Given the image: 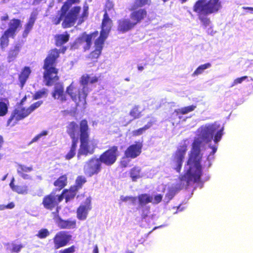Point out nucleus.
<instances>
[{"label":"nucleus","instance_id":"09e8293b","mask_svg":"<svg viewBox=\"0 0 253 253\" xmlns=\"http://www.w3.org/2000/svg\"><path fill=\"white\" fill-rule=\"evenodd\" d=\"M47 130H43L41 133H39L38 134L36 135L31 141V142L29 143V144H32L34 142L38 141L42 136H46L47 134Z\"/></svg>","mask_w":253,"mask_h":253},{"label":"nucleus","instance_id":"2f4dec72","mask_svg":"<svg viewBox=\"0 0 253 253\" xmlns=\"http://www.w3.org/2000/svg\"><path fill=\"white\" fill-rule=\"evenodd\" d=\"M141 169L137 166H135L130 169L129 176L132 181H136L141 177Z\"/></svg>","mask_w":253,"mask_h":253},{"label":"nucleus","instance_id":"c85d7f7f","mask_svg":"<svg viewBox=\"0 0 253 253\" xmlns=\"http://www.w3.org/2000/svg\"><path fill=\"white\" fill-rule=\"evenodd\" d=\"M33 170L32 167H26V166L19 164L17 166V173L24 179H28L29 175L26 173L31 171Z\"/></svg>","mask_w":253,"mask_h":253},{"label":"nucleus","instance_id":"9d476101","mask_svg":"<svg viewBox=\"0 0 253 253\" xmlns=\"http://www.w3.org/2000/svg\"><path fill=\"white\" fill-rule=\"evenodd\" d=\"M119 155L117 146H112L103 152L99 157L102 163L106 166H111L117 161Z\"/></svg>","mask_w":253,"mask_h":253},{"label":"nucleus","instance_id":"13d9d810","mask_svg":"<svg viewBox=\"0 0 253 253\" xmlns=\"http://www.w3.org/2000/svg\"><path fill=\"white\" fill-rule=\"evenodd\" d=\"M64 198H65V194H63V191L62 192L61 194L59 195H55V200L57 206H58L59 203L63 200Z\"/></svg>","mask_w":253,"mask_h":253},{"label":"nucleus","instance_id":"8fccbe9b","mask_svg":"<svg viewBox=\"0 0 253 253\" xmlns=\"http://www.w3.org/2000/svg\"><path fill=\"white\" fill-rule=\"evenodd\" d=\"M247 79H248V76H247L236 78L233 81L232 84L231 85V87H233L234 85H236L238 84H241L244 81H245Z\"/></svg>","mask_w":253,"mask_h":253},{"label":"nucleus","instance_id":"aec40b11","mask_svg":"<svg viewBox=\"0 0 253 253\" xmlns=\"http://www.w3.org/2000/svg\"><path fill=\"white\" fill-rule=\"evenodd\" d=\"M52 96L54 99H59L61 102L67 101V95L64 92V86L62 83H58L55 84Z\"/></svg>","mask_w":253,"mask_h":253},{"label":"nucleus","instance_id":"423d86ee","mask_svg":"<svg viewBox=\"0 0 253 253\" xmlns=\"http://www.w3.org/2000/svg\"><path fill=\"white\" fill-rule=\"evenodd\" d=\"M221 8L220 0H198L193 5L194 12L211 14L217 13Z\"/></svg>","mask_w":253,"mask_h":253},{"label":"nucleus","instance_id":"c9c22d12","mask_svg":"<svg viewBox=\"0 0 253 253\" xmlns=\"http://www.w3.org/2000/svg\"><path fill=\"white\" fill-rule=\"evenodd\" d=\"M48 94V90L47 88H43L41 90L36 91L33 95V100H38L42 98H46Z\"/></svg>","mask_w":253,"mask_h":253},{"label":"nucleus","instance_id":"39448f33","mask_svg":"<svg viewBox=\"0 0 253 253\" xmlns=\"http://www.w3.org/2000/svg\"><path fill=\"white\" fill-rule=\"evenodd\" d=\"M80 148L77 154L78 159L81 156L92 155L97 147V142L94 139H90V128L86 119L82 120L78 125Z\"/></svg>","mask_w":253,"mask_h":253},{"label":"nucleus","instance_id":"20e7f679","mask_svg":"<svg viewBox=\"0 0 253 253\" xmlns=\"http://www.w3.org/2000/svg\"><path fill=\"white\" fill-rule=\"evenodd\" d=\"M66 49L67 48L65 46L63 47L61 51L55 48L51 49L44 59L42 68L44 70L43 77L46 85L51 86L59 80L58 69L56 68L57 60L59 57L60 52L64 53Z\"/></svg>","mask_w":253,"mask_h":253},{"label":"nucleus","instance_id":"79ce46f5","mask_svg":"<svg viewBox=\"0 0 253 253\" xmlns=\"http://www.w3.org/2000/svg\"><path fill=\"white\" fill-rule=\"evenodd\" d=\"M114 4L112 1L110 0H108L106 1L104 8V13H108V12H112L115 11V9L114 8Z\"/></svg>","mask_w":253,"mask_h":253},{"label":"nucleus","instance_id":"393cba45","mask_svg":"<svg viewBox=\"0 0 253 253\" xmlns=\"http://www.w3.org/2000/svg\"><path fill=\"white\" fill-rule=\"evenodd\" d=\"M31 73V69L28 66H25L22 69L18 76V80L21 87L24 85Z\"/></svg>","mask_w":253,"mask_h":253},{"label":"nucleus","instance_id":"052dcab7","mask_svg":"<svg viewBox=\"0 0 253 253\" xmlns=\"http://www.w3.org/2000/svg\"><path fill=\"white\" fill-rule=\"evenodd\" d=\"M4 141L3 137L0 135V150H1V148H2V146L4 144ZM2 154H0V160L2 159Z\"/></svg>","mask_w":253,"mask_h":253},{"label":"nucleus","instance_id":"a19ab883","mask_svg":"<svg viewBox=\"0 0 253 253\" xmlns=\"http://www.w3.org/2000/svg\"><path fill=\"white\" fill-rule=\"evenodd\" d=\"M198 16L199 19L203 23L205 26L209 25L210 23V20L207 17L209 14L201 13L198 12H195Z\"/></svg>","mask_w":253,"mask_h":253},{"label":"nucleus","instance_id":"338daca9","mask_svg":"<svg viewBox=\"0 0 253 253\" xmlns=\"http://www.w3.org/2000/svg\"><path fill=\"white\" fill-rule=\"evenodd\" d=\"M244 9L245 10H249L251 11V13H253V7H244Z\"/></svg>","mask_w":253,"mask_h":253},{"label":"nucleus","instance_id":"864d4df0","mask_svg":"<svg viewBox=\"0 0 253 253\" xmlns=\"http://www.w3.org/2000/svg\"><path fill=\"white\" fill-rule=\"evenodd\" d=\"M75 252V247L74 245L59 251V253H74Z\"/></svg>","mask_w":253,"mask_h":253},{"label":"nucleus","instance_id":"5701e85b","mask_svg":"<svg viewBox=\"0 0 253 253\" xmlns=\"http://www.w3.org/2000/svg\"><path fill=\"white\" fill-rule=\"evenodd\" d=\"M37 19V15L36 14H32L28 19L27 22L25 25L24 30L22 33V37L26 38L30 31L33 29V26Z\"/></svg>","mask_w":253,"mask_h":253},{"label":"nucleus","instance_id":"6e6d98bb","mask_svg":"<svg viewBox=\"0 0 253 253\" xmlns=\"http://www.w3.org/2000/svg\"><path fill=\"white\" fill-rule=\"evenodd\" d=\"M156 120L155 118H153L146 125L144 126V128L147 130L151 127L156 123Z\"/></svg>","mask_w":253,"mask_h":253},{"label":"nucleus","instance_id":"f704fd0d","mask_svg":"<svg viewBox=\"0 0 253 253\" xmlns=\"http://www.w3.org/2000/svg\"><path fill=\"white\" fill-rule=\"evenodd\" d=\"M86 182V178L82 175L78 176L76 180L75 183L72 186L78 191L82 188L83 185Z\"/></svg>","mask_w":253,"mask_h":253},{"label":"nucleus","instance_id":"cd10ccee","mask_svg":"<svg viewBox=\"0 0 253 253\" xmlns=\"http://www.w3.org/2000/svg\"><path fill=\"white\" fill-rule=\"evenodd\" d=\"M68 183L67 174H63L59 176L53 183L55 187H57L59 190L64 188Z\"/></svg>","mask_w":253,"mask_h":253},{"label":"nucleus","instance_id":"bb28decb","mask_svg":"<svg viewBox=\"0 0 253 253\" xmlns=\"http://www.w3.org/2000/svg\"><path fill=\"white\" fill-rule=\"evenodd\" d=\"M70 35L67 32L63 34H58L55 36V44L57 46H61L67 42L69 40Z\"/></svg>","mask_w":253,"mask_h":253},{"label":"nucleus","instance_id":"6e6552de","mask_svg":"<svg viewBox=\"0 0 253 253\" xmlns=\"http://www.w3.org/2000/svg\"><path fill=\"white\" fill-rule=\"evenodd\" d=\"M187 139H184L177 147V149L173 153L172 162L174 165V169L179 173L181 171L182 164L187 151Z\"/></svg>","mask_w":253,"mask_h":253},{"label":"nucleus","instance_id":"49530a36","mask_svg":"<svg viewBox=\"0 0 253 253\" xmlns=\"http://www.w3.org/2000/svg\"><path fill=\"white\" fill-rule=\"evenodd\" d=\"M12 248L10 249V252L18 253L21 250L22 248H23V245L22 244H16L15 243H12Z\"/></svg>","mask_w":253,"mask_h":253},{"label":"nucleus","instance_id":"6ab92c4d","mask_svg":"<svg viewBox=\"0 0 253 253\" xmlns=\"http://www.w3.org/2000/svg\"><path fill=\"white\" fill-rule=\"evenodd\" d=\"M104 42L98 39H96L95 41V49L87 57V59L91 62L97 61V59L101 53Z\"/></svg>","mask_w":253,"mask_h":253},{"label":"nucleus","instance_id":"774afa93","mask_svg":"<svg viewBox=\"0 0 253 253\" xmlns=\"http://www.w3.org/2000/svg\"><path fill=\"white\" fill-rule=\"evenodd\" d=\"M8 19V16L7 15H6L5 16H2L1 18V20L2 21H6Z\"/></svg>","mask_w":253,"mask_h":253},{"label":"nucleus","instance_id":"680f3d73","mask_svg":"<svg viewBox=\"0 0 253 253\" xmlns=\"http://www.w3.org/2000/svg\"><path fill=\"white\" fill-rule=\"evenodd\" d=\"M4 206H5V209H11L14 207L15 204H14L13 202H10L9 204H8L7 205H4Z\"/></svg>","mask_w":253,"mask_h":253},{"label":"nucleus","instance_id":"f03ea898","mask_svg":"<svg viewBox=\"0 0 253 253\" xmlns=\"http://www.w3.org/2000/svg\"><path fill=\"white\" fill-rule=\"evenodd\" d=\"M80 0H67L62 5L59 16H55L51 19L53 24L57 25L62 20V27L65 29L73 27L78 20V24L83 23L88 16V7H84V10L80 16L81 7L75 6L72 8V5L79 3Z\"/></svg>","mask_w":253,"mask_h":253},{"label":"nucleus","instance_id":"c756f323","mask_svg":"<svg viewBox=\"0 0 253 253\" xmlns=\"http://www.w3.org/2000/svg\"><path fill=\"white\" fill-rule=\"evenodd\" d=\"M78 191L71 186L69 189L63 190V194H65V202L66 203L73 200L76 196Z\"/></svg>","mask_w":253,"mask_h":253},{"label":"nucleus","instance_id":"a211bd4d","mask_svg":"<svg viewBox=\"0 0 253 253\" xmlns=\"http://www.w3.org/2000/svg\"><path fill=\"white\" fill-rule=\"evenodd\" d=\"M117 23V31L120 33H126L136 26L130 18L121 19L118 21Z\"/></svg>","mask_w":253,"mask_h":253},{"label":"nucleus","instance_id":"4d7b16f0","mask_svg":"<svg viewBox=\"0 0 253 253\" xmlns=\"http://www.w3.org/2000/svg\"><path fill=\"white\" fill-rule=\"evenodd\" d=\"M126 159V158L125 157V156H124V157L122 158L121 161H120V166L121 168H125L128 167L129 160H127Z\"/></svg>","mask_w":253,"mask_h":253},{"label":"nucleus","instance_id":"e2e57ef3","mask_svg":"<svg viewBox=\"0 0 253 253\" xmlns=\"http://www.w3.org/2000/svg\"><path fill=\"white\" fill-rule=\"evenodd\" d=\"M14 179L13 178L9 184L10 188L12 189V190L13 191H14L15 189L16 188V185H15L14 183Z\"/></svg>","mask_w":253,"mask_h":253},{"label":"nucleus","instance_id":"2eb2a0df","mask_svg":"<svg viewBox=\"0 0 253 253\" xmlns=\"http://www.w3.org/2000/svg\"><path fill=\"white\" fill-rule=\"evenodd\" d=\"M92 209L91 198L87 197L77 209V217L80 220L86 219L89 211Z\"/></svg>","mask_w":253,"mask_h":253},{"label":"nucleus","instance_id":"ea45409f","mask_svg":"<svg viewBox=\"0 0 253 253\" xmlns=\"http://www.w3.org/2000/svg\"><path fill=\"white\" fill-rule=\"evenodd\" d=\"M211 67V64L210 63H207L199 66L193 73L192 76L195 77L202 74L205 70Z\"/></svg>","mask_w":253,"mask_h":253},{"label":"nucleus","instance_id":"69168bd1","mask_svg":"<svg viewBox=\"0 0 253 253\" xmlns=\"http://www.w3.org/2000/svg\"><path fill=\"white\" fill-rule=\"evenodd\" d=\"M98 248L97 245H95L93 247V253H98Z\"/></svg>","mask_w":253,"mask_h":253},{"label":"nucleus","instance_id":"3c124183","mask_svg":"<svg viewBox=\"0 0 253 253\" xmlns=\"http://www.w3.org/2000/svg\"><path fill=\"white\" fill-rule=\"evenodd\" d=\"M146 129L144 128V126L140 127L137 129L133 130L132 132V135L134 136H137L142 134Z\"/></svg>","mask_w":253,"mask_h":253},{"label":"nucleus","instance_id":"58836bf2","mask_svg":"<svg viewBox=\"0 0 253 253\" xmlns=\"http://www.w3.org/2000/svg\"><path fill=\"white\" fill-rule=\"evenodd\" d=\"M140 107L138 105H135L130 111L129 115L133 119H137L142 116L141 111L140 110Z\"/></svg>","mask_w":253,"mask_h":253},{"label":"nucleus","instance_id":"ddd939ff","mask_svg":"<svg viewBox=\"0 0 253 253\" xmlns=\"http://www.w3.org/2000/svg\"><path fill=\"white\" fill-rule=\"evenodd\" d=\"M112 20L109 18L108 13H104L101 25V30L100 36L97 38L105 41L108 36L112 26Z\"/></svg>","mask_w":253,"mask_h":253},{"label":"nucleus","instance_id":"c03bdc74","mask_svg":"<svg viewBox=\"0 0 253 253\" xmlns=\"http://www.w3.org/2000/svg\"><path fill=\"white\" fill-rule=\"evenodd\" d=\"M49 234L50 233L48 229L42 228L38 231V233L36 234V236L40 239H44L48 237Z\"/></svg>","mask_w":253,"mask_h":253},{"label":"nucleus","instance_id":"0e129e2a","mask_svg":"<svg viewBox=\"0 0 253 253\" xmlns=\"http://www.w3.org/2000/svg\"><path fill=\"white\" fill-rule=\"evenodd\" d=\"M137 197H131L130 200L129 201L132 205H135L136 202Z\"/></svg>","mask_w":253,"mask_h":253},{"label":"nucleus","instance_id":"1a4fd4ad","mask_svg":"<svg viewBox=\"0 0 253 253\" xmlns=\"http://www.w3.org/2000/svg\"><path fill=\"white\" fill-rule=\"evenodd\" d=\"M52 240L53 246L51 249L56 251L69 245L72 240V236L68 231H60L55 234Z\"/></svg>","mask_w":253,"mask_h":253},{"label":"nucleus","instance_id":"0eeeda50","mask_svg":"<svg viewBox=\"0 0 253 253\" xmlns=\"http://www.w3.org/2000/svg\"><path fill=\"white\" fill-rule=\"evenodd\" d=\"M78 124L75 121L69 122L66 126V132L72 139V143L69 151L65 155L66 160H69L76 155L78 143Z\"/></svg>","mask_w":253,"mask_h":253},{"label":"nucleus","instance_id":"7c9ffc66","mask_svg":"<svg viewBox=\"0 0 253 253\" xmlns=\"http://www.w3.org/2000/svg\"><path fill=\"white\" fill-rule=\"evenodd\" d=\"M137 199L139 205L141 207L152 202V197L146 193L139 194L137 196Z\"/></svg>","mask_w":253,"mask_h":253},{"label":"nucleus","instance_id":"f257e3e1","mask_svg":"<svg viewBox=\"0 0 253 253\" xmlns=\"http://www.w3.org/2000/svg\"><path fill=\"white\" fill-rule=\"evenodd\" d=\"M216 130V126L213 125L202 126L199 128V137L201 140L195 139L192 144V148L187 162L189 168L184 174L179 176L181 182L185 181L188 186L191 181L193 183H198L200 181L202 175V168L201 165L203 156L201 152L202 141L206 143L211 142Z\"/></svg>","mask_w":253,"mask_h":253},{"label":"nucleus","instance_id":"dca6fc26","mask_svg":"<svg viewBox=\"0 0 253 253\" xmlns=\"http://www.w3.org/2000/svg\"><path fill=\"white\" fill-rule=\"evenodd\" d=\"M142 148V143L135 142L134 144L129 145L126 149L124 152V156L127 159H135L140 155Z\"/></svg>","mask_w":253,"mask_h":253},{"label":"nucleus","instance_id":"a878e982","mask_svg":"<svg viewBox=\"0 0 253 253\" xmlns=\"http://www.w3.org/2000/svg\"><path fill=\"white\" fill-rule=\"evenodd\" d=\"M21 48V44L17 43L9 50L7 55V60L8 62H12L16 59L19 54Z\"/></svg>","mask_w":253,"mask_h":253},{"label":"nucleus","instance_id":"4468645a","mask_svg":"<svg viewBox=\"0 0 253 253\" xmlns=\"http://www.w3.org/2000/svg\"><path fill=\"white\" fill-rule=\"evenodd\" d=\"M129 11L131 12L130 18L136 26L141 23L148 16V12L145 8H137L131 6Z\"/></svg>","mask_w":253,"mask_h":253},{"label":"nucleus","instance_id":"9b49d317","mask_svg":"<svg viewBox=\"0 0 253 253\" xmlns=\"http://www.w3.org/2000/svg\"><path fill=\"white\" fill-rule=\"evenodd\" d=\"M102 164L99 157H93L90 158L84 167V173L89 177L97 175L101 170Z\"/></svg>","mask_w":253,"mask_h":253},{"label":"nucleus","instance_id":"a18cd8bd","mask_svg":"<svg viewBox=\"0 0 253 253\" xmlns=\"http://www.w3.org/2000/svg\"><path fill=\"white\" fill-rule=\"evenodd\" d=\"M43 103V101L42 100L38 101L33 104H32L29 107L27 108L29 114H30L35 110L39 108Z\"/></svg>","mask_w":253,"mask_h":253},{"label":"nucleus","instance_id":"4be33fe9","mask_svg":"<svg viewBox=\"0 0 253 253\" xmlns=\"http://www.w3.org/2000/svg\"><path fill=\"white\" fill-rule=\"evenodd\" d=\"M42 204L45 209L50 211L57 207L55 200V194L51 192L45 196L42 199Z\"/></svg>","mask_w":253,"mask_h":253},{"label":"nucleus","instance_id":"7ed1b4c3","mask_svg":"<svg viewBox=\"0 0 253 253\" xmlns=\"http://www.w3.org/2000/svg\"><path fill=\"white\" fill-rule=\"evenodd\" d=\"M100 76L91 77L88 74H84L80 80V83L83 86L82 88L75 87L71 84L66 88V92L75 102L77 106H84L86 104V98L88 93L87 84L97 83L100 80Z\"/></svg>","mask_w":253,"mask_h":253},{"label":"nucleus","instance_id":"5fc2aeb1","mask_svg":"<svg viewBox=\"0 0 253 253\" xmlns=\"http://www.w3.org/2000/svg\"><path fill=\"white\" fill-rule=\"evenodd\" d=\"M163 199V195L159 194L155 195L154 197V199H152V202L153 204H159L162 201Z\"/></svg>","mask_w":253,"mask_h":253},{"label":"nucleus","instance_id":"f3484780","mask_svg":"<svg viewBox=\"0 0 253 253\" xmlns=\"http://www.w3.org/2000/svg\"><path fill=\"white\" fill-rule=\"evenodd\" d=\"M98 35V32L97 31L90 33L89 34H87L85 32H84L76 39V42L77 44L80 45L85 42L86 44L84 47V49L85 50H88L90 49L92 44V39L97 37Z\"/></svg>","mask_w":253,"mask_h":253},{"label":"nucleus","instance_id":"412c9836","mask_svg":"<svg viewBox=\"0 0 253 253\" xmlns=\"http://www.w3.org/2000/svg\"><path fill=\"white\" fill-rule=\"evenodd\" d=\"M21 27V21L19 19L13 18L9 22L8 28L4 32L8 33L10 37L13 39L15 37L17 30Z\"/></svg>","mask_w":253,"mask_h":253},{"label":"nucleus","instance_id":"de8ad7c7","mask_svg":"<svg viewBox=\"0 0 253 253\" xmlns=\"http://www.w3.org/2000/svg\"><path fill=\"white\" fill-rule=\"evenodd\" d=\"M223 127H222L219 130L217 129L215 131V134L213 139V140L215 143L219 141L221 139L222 136L223 135Z\"/></svg>","mask_w":253,"mask_h":253},{"label":"nucleus","instance_id":"e433bc0d","mask_svg":"<svg viewBox=\"0 0 253 253\" xmlns=\"http://www.w3.org/2000/svg\"><path fill=\"white\" fill-rule=\"evenodd\" d=\"M196 108V105H192L175 110L174 112L176 113L177 115H185L194 111Z\"/></svg>","mask_w":253,"mask_h":253},{"label":"nucleus","instance_id":"37998d69","mask_svg":"<svg viewBox=\"0 0 253 253\" xmlns=\"http://www.w3.org/2000/svg\"><path fill=\"white\" fill-rule=\"evenodd\" d=\"M15 192L20 194H26L28 192V188L27 185H16Z\"/></svg>","mask_w":253,"mask_h":253},{"label":"nucleus","instance_id":"b1692460","mask_svg":"<svg viewBox=\"0 0 253 253\" xmlns=\"http://www.w3.org/2000/svg\"><path fill=\"white\" fill-rule=\"evenodd\" d=\"M58 227L62 229H71L76 228V220H64L63 219H59V222L57 224Z\"/></svg>","mask_w":253,"mask_h":253},{"label":"nucleus","instance_id":"603ef678","mask_svg":"<svg viewBox=\"0 0 253 253\" xmlns=\"http://www.w3.org/2000/svg\"><path fill=\"white\" fill-rule=\"evenodd\" d=\"M56 211L52 212V214L53 215V219L56 221V223L58 224V222H59V219H62L61 217L59 215V210L60 209V207L58 206L56 207Z\"/></svg>","mask_w":253,"mask_h":253},{"label":"nucleus","instance_id":"473e14b6","mask_svg":"<svg viewBox=\"0 0 253 253\" xmlns=\"http://www.w3.org/2000/svg\"><path fill=\"white\" fill-rule=\"evenodd\" d=\"M9 102L7 99H0V117L6 115L8 112Z\"/></svg>","mask_w":253,"mask_h":253},{"label":"nucleus","instance_id":"bf43d9fd","mask_svg":"<svg viewBox=\"0 0 253 253\" xmlns=\"http://www.w3.org/2000/svg\"><path fill=\"white\" fill-rule=\"evenodd\" d=\"M132 196H121L120 197V200L122 202H126L127 201H129L131 199Z\"/></svg>","mask_w":253,"mask_h":253},{"label":"nucleus","instance_id":"4c0bfd02","mask_svg":"<svg viewBox=\"0 0 253 253\" xmlns=\"http://www.w3.org/2000/svg\"><path fill=\"white\" fill-rule=\"evenodd\" d=\"M151 3V0H135L131 6L133 8H142L141 7L146 5H150Z\"/></svg>","mask_w":253,"mask_h":253},{"label":"nucleus","instance_id":"72a5a7b5","mask_svg":"<svg viewBox=\"0 0 253 253\" xmlns=\"http://www.w3.org/2000/svg\"><path fill=\"white\" fill-rule=\"evenodd\" d=\"M9 37H10V36L8 33L4 32L0 38V47L1 49H5L8 46Z\"/></svg>","mask_w":253,"mask_h":253},{"label":"nucleus","instance_id":"f8f14e48","mask_svg":"<svg viewBox=\"0 0 253 253\" xmlns=\"http://www.w3.org/2000/svg\"><path fill=\"white\" fill-rule=\"evenodd\" d=\"M30 115L27 108L23 107H18L14 109L12 112L10 116L7 120V125L14 121L12 126H14L20 120H23Z\"/></svg>","mask_w":253,"mask_h":253}]
</instances>
